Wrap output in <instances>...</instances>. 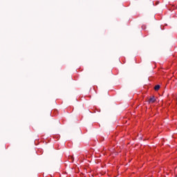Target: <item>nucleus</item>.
I'll list each match as a JSON object with an SVG mask.
<instances>
[{
    "mask_svg": "<svg viewBox=\"0 0 177 177\" xmlns=\"http://www.w3.org/2000/svg\"><path fill=\"white\" fill-rule=\"evenodd\" d=\"M149 103H154V102H156V97L154 96L151 97L149 100Z\"/></svg>",
    "mask_w": 177,
    "mask_h": 177,
    "instance_id": "f257e3e1",
    "label": "nucleus"
},
{
    "mask_svg": "<svg viewBox=\"0 0 177 177\" xmlns=\"http://www.w3.org/2000/svg\"><path fill=\"white\" fill-rule=\"evenodd\" d=\"M160 85L158 84V85L155 86L154 89L156 91H158L160 89Z\"/></svg>",
    "mask_w": 177,
    "mask_h": 177,
    "instance_id": "f03ea898",
    "label": "nucleus"
},
{
    "mask_svg": "<svg viewBox=\"0 0 177 177\" xmlns=\"http://www.w3.org/2000/svg\"><path fill=\"white\" fill-rule=\"evenodd\" d=\"M176 171H177V169H175V171H176Z\"/></svg>",
    "mask_w": 177,
    "mask_h": 177,
    "instance_id": "7ed1b4c3",
    "label": "nucleus"
}]
</instances>
